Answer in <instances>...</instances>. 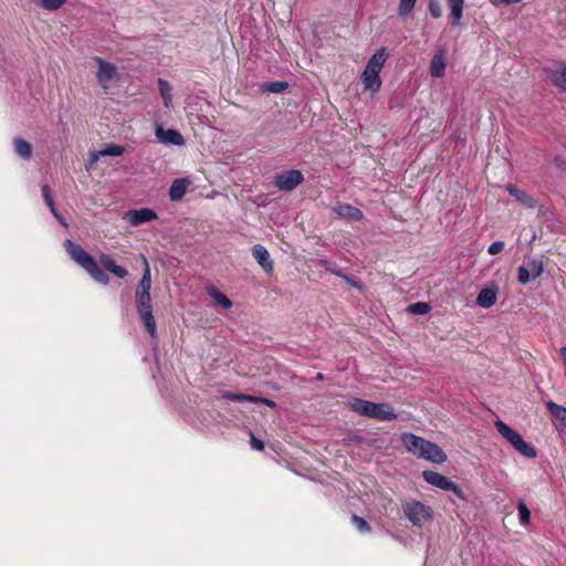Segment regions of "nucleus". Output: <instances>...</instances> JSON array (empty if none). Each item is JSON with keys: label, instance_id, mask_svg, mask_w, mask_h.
Returning a JSON list of instances; mask_svg holds the SVG:
<instances>
[{"label": "nucleus", "instance_id": "1", "mask_svg": "<svg viewBox=\"0 0 566 566\" xmlns=\"http://www.w3.org/2000/svg\"><path fill=\"white\" fill-rule=\"evenodd\" d=\"M63 245L70 258L82 269H84L97 283L104 285L108 284L109 277L105 271L114 274L118 279H125L128 274V271L125 268L116 264L113 258L108 254L103 253L99 256L101 264L104 268V270H102L95 259L88 254L80 244H76L72 240L66 239Z\"/></svg>", "mask_w": 566, "mask_h": 566}, {"label": "nucleus", "instance_id": "2", "mask_svg": "<svg viewBox=\"0 0 566 566\" xmlns=\"http://www.w3.org/2000/svg\"><path fill=\"white\" fill-rule=\"evenodd\" d=\"M400 439L406 449L413 455L432 463H443L447 460L444 451L436 443L418 437L411 432H403Z\"/></svg>", "mask_w": 566, "mask_h": 566}, {"label": "nucleus", "instance_id": "3", "mask_svg": "<svg viewBox=\"0 0 566 566\" xmlns=\"http://www.w3.org/2000/svg\"><path fill=\"white\" fill-rule=\"evenodd\" d=\"M347 406L353 412L378 421L397 419L394 408L386 402H373L354 397L348 400Z\"/></svg>", "mask_w": 566, "mask_h": 566}, {"label": "nucleus", "instance_id": "4", "mask_svg": "<svg viewBox=\"0 0 566 566\" xmlns=\"http://www.w3.org/2000/svg\"><path fill=\"white\" fill-rule=\"evenodd\" d=\"M388 53L385 48L377 50L368 60L360 80L364 85V91H369L375 94L381 88L380 71L387 60Z\"/></svg>", "mask_w": 566, "mask_h": 566}, {"label": "nucleus", "instance_id": "5", "mask_svg": "<svg viewBox=\"0 0 566 566\" xmlns=\"http://www.w3.org/2000/svg\"><path fill=\"white\" fill-rule=\"evenodd\" d=\"M497 432L517 451L521 455L527 459H534L537 455L535 448L527 443L523 437L505 422L495 421Z\"/></svg>", "mask_w": 566, "mask_h": 566}, {"label": "nucleus", "instance_id": "6", "mask_svg": "<svg viewBox=\"0 0 566 566\" xmlns=\"http://www.w3.org/2000/svg\"><path fill=\"white\" fill-rule=\"evenodd\" d=\"M137 313L151 337L156 336V321L153 315L150 292L135 291Z\"/></svg>", "mask_w": 566, "mask_h": 566}, {"label": "nucleus", "instance_id": "7", "mask_svg": "<svg viewBox=\"0 0 566 566\" xmlns=\"http://www.w3.org/2000/svg\"><path fill=\"white\" fill-rule=\"evenodd\" d=\"M405 517L412 523V525L421 527L426 522L432 520L433 511L424 503L411 500L402 504Z\"/></svg>", "mask_w": 566, "mask_h": 566}, {"label": "nucleus", "instance_id": "8", "mask_svg": "<svg viewBox=\"0 0 566 566\" xmlns=\"http://www.w3.org/2000/svg\"><path fill=\"white\" fill-rule=\"evenodd\" d=\"M422 478L427 483L444 491H451L457 497L464 500L461 488L443 474L432 470H424Z\"/></svg>", "mask_w": 566, "mask_h": 566}, {"label": "nucleus", "instance_id": "9", "mask_svg": "<svg viewBox=\"0 0 566 566\" xmlns=\"http://www.w3.org/2000/svg\"><path fill=\"white\" fill-rule=\"evenodd\" d=\"M304 181L301 170L291 169L274 177V185L280 190L292 191Z\"/></svg>", "mask_w": 566, "mask_h": 566}, {"label": "nucleus", "instance_id": "10", "mask_svg": "<svg viewBox=\"0 0 566 566\" xmlns=\"http://www.w3.org/2000/svg\"><path fill=\"white\" fill-rule=\"evenodd\" d=\"M95 62L98 65V71L96 73L97 82L104 90H107L108 83L117 76V69L115 65L102 57H95Z\"/></svg>", "mask_w": 566, "mask_h": 566}, {"label": "nucleus", "instance_id": "11", "mask_svg": "<svg viewBox=\"0 0 566 566\" xmlns=\"http://www.w3.org/2000/svg\"><path fill=\"white\" fill-rule=\"evenodd\" d=\"M158 218L157 213L149 208H142L136 210H129L125 214V220L130 226H139L153 220H156Z\"/></svg>", "mask_w": 566, "mask_h": 566}, {"label": "nucleus", "instance_id": "12", "mask_svg": "<svg viewBox=\"0 0 566 566\" xmlns=\"http://www.w3.org/2000/svg\"><path fill=\"white\" fill-rule=\"evenodd\" d=\"M333 211L339 218L349 221H360L364 218L363 211L349 203H338L333 208Z\"/></svg>", "mask_w": 566, "mask_h": 566}, {"label": "nucleus", "instance_id": "13", "mask_svg": "<svg viewBox=\"0 0 566 566\" xmlns=\"http://www.w3.org/2000/svg\"><path fill=\"white\" fill-rule=\"evenodd\" d=\"M252 255L268 274H271L273 272V261L270 258L269 251L263 245H253Z\"/></svg>", "mask_w": 566, "mask_h": 566}, {"label": "nucleus", "instance_id": "14", "mask_svg": "<svg viewBox=\"0 0 566 566\" xmlns=\"http://www.w3.org/2000/svg\"><path fill=\"white\" fill-rule=\"evenodd\" d=\"M156 137L164 144H171L176 146H181L185 144L182 135L176 129H164L163 127H157Z\"/></svg>", "mask_w": 566, "mask_h": 566}, {"label": "nucleus", "instance_id": "15", "mask_svg": "<svg viewBox=\"0 0 566 566\" xmlns=\"http://www.w3.org/2000/svg\"><path fill=\"white\" fill-rule=\"evenodd\" d=\"M497 300V287H484L476 297V304L483 308H490Z\"/></svg>", "mask_w": 566, "mask_h": 566}, {"label": "nucleus", "instance_id": "16", "mask_svg": "<svg viewBox=\"0 0 566 566\" xmlns=\"http://www.w3.org/2000/svg\"><path fill=\"white\" fill-rule=\"evenodd\" d=\"M546 408L552 416L557 420V429L560 431L566 430V408L554 402L553 400L546 401Z\"/></svg>", "mask_w": 566, "mask_h": 566}, {"label": "nucleus", "instance_id": "17", "mask_svg": "<svg viewBox=\"0 0 566 566\" xmlns=\"http://www.w3.org/2000/svg\"><path fill=\"white\" fill-rule=\"evenodd\" d=\"M447 3L450 8V23L458 27L463 15L464 0H447Z\"/></svg>", "mask_w": 566, "mask_h": 566}, {"label": "nucleus", "instance_id": "18", "mask_svg": "<svg viewBox=\"0 0 566 566\" xmlns=\"http://www.w3.org/2000/svg\"><path fill=\"white\" fill-rule=\"evenodd\" d=\"M446 62L443 59V51L439 50L430 62V74L432 77L440 78L444 75Z\"/></svg>", "mask_w": 566, "mask_h": 566}, {"label": "nucleus", "instance_id": "19", "mask_svg": "<svg viewBox=\"0 0 566 566\" xmlns=\"http://www.w3.org/2000/svg\"><path fill=\"white\" fill-rule=\"evenodd\" d=\"M547 77L549 78L551 83L560 88L562 91L566 92V66L559 69V70H546Z\"/></svg>", "mask_w": 566, "mask_h": 566}, {"label": "nucleus", "instance_id": "20", "mask_svg": "<svg viewBox=\"0 0 566 566\" xmlns=\"http://www.w3.org/2000/svg\"><path fill=\"white\" fill-rule=\"evenodd\" d=\"M188 180L176 179L169 188V198L171 201L181 200L187 191Z\"/></svg>", "mask_w": 566, "mask_h": 566}, {"label": "nucleus", "instance_id": "21", "mask_svg": "<svg viewBox=\"0 0 566 566\" xmlns=\"http://www.w3.org/2000/svg\"><path fill=\"white\" fill-rule=\"evenodd\" d=\"M506 190L509 193L514 197L518 202L522 205L533 208L534 207V199L524 190H521L512 185L506 187Z\"/></svg>", "mask_w": 566, "mask_h": 566}, {"label": "nucleus", "instance_id": "22", "mask_svg": "<svg viewBox=\"0 0 566 566\" xmlns=\"http://www.w3.org/2000/svg\"><path fill=\"white\" fill-rule=\"evenodd\" d=\"M15 153L23 159H30L32 156V146L29 142L17 137L13 140Z\"/></svg>", "mask_w": 566, "mask_h": 566}, {"label": "nucleus", "instance_id": "23", "mask_svg": "<svg viewBox=\"0 0 566 566\" xmlns=\"http://www.w3.org/2000/svg\"><path fill=\"white\" fill-rule=\"evenodd\" d=\"M144 271L142 280L139 281L135 291L150 292L151 289V274L148 265V261L144 258Z\"/></svg>", "mask_w": 566, "mask_h": 566}, {"label": "nucleus", "instance_id": "24", "mask_svg": "<svg viewBox=\"0 0 566 566\" xmlns=\"http://www.w3.org/2000/svg\"><path fill=\"white\" fill-rule=\"evenodd\" d=\"M208 294L223 308L228 310L232 306V302L230 301V298L226 296L223 293H221L217 287L210 286L208 289Z\"/></svg>", "mask_w": 566, "mask_h": 566}, {"label": "nucleus", "instance_id": "25", "mask_svg": "<svg viewBox=\"0 0 566 566\" xmlns=\"http://www.w3.org/2000/svg\"><path fill=\"white\" fill-rule=\"evenodd\" d=\"M125 151V148L117 144H107L104 148L98 150V154L102 156H122Z\"/></svg>", "mask_w": 566, "mask_h": 566}, {"label": "nucleus", "instance_id": "26", "mask_svg": "<svg viewBox=\"0 0 566 566\" xmlns=\"http://www.w3.org/2000/svg\"><path fill=\"white\" fill-rule=\"evenodd\" d=\"M430 310H431L430 304L426 303V302H417V303L410 304L407 308V311L410 314H415V315H426L430 312Z\"/></svg>", "mask_w": 566, "mask_h": 566}, {"label": "nucleus", "instance_id": "27", "mask_svg": "<svg viewBox=\"0 0 566 566\" xmlns=\"http://www.w3.org/2000/svg\"><path fill=\"white\" fill-rule=\"evenodd\" d=\"M416 2H417V0H399V6H398L399 17H401V18L408 17L412 12V10L416 6Z\"/></svg>", "mask_w": 566, "mask_h": 566}, {"label": "nucleus", "instance_id": "28", "mask_svg": "<svg viewBox=\"0 0 566 566\" xmlns=\"http://www.w3.org/2000/svg\"><path fill=\"white\" fill-rule=\"evenodd\" d=\"M158 86H159V92H160V95L163 96L165 106H169V103L171 102V95H170L171 87H170L169 83L165 80L159 78Z\"/></svg>", "mask_w": 566, "mask_h": 566}, {"label": "nucleus", "instance_id": "29", "mask_svg": "<svg viewBox=\"0 0 566 566\" xmlns=\"http://www.w3.org/2000/svg\"><path fill=\"white\" fill-rule=\"evenodd\" d=\"M223 397L234 402H253L255 400V396L235 392H226Z\"/></svg>", "mask_w": 566, "mask_h": 566}, {"label": "nucleus", "instance_id": "30", "mask_svg": "<svg viewBox=\"0 0 566 566\" xmlns=\"http://www.w3.org/2000/svg\"><path fill=\"white\" fill-rule=\"evenodd\" d=\"M517 510H518V516H520V523L522 525H528L531 522V511L524 503V501H520L517 503Z\"/></svg>", "mask_w": 566, "mask_h": 566}, {"label": "nucleus", "instance_id": "31", "mask_svg": "<svg viewBox=\"0 0 566 566\" xmlns=\"http://www.w3.org/2000/svg\"><path fill=\"white\" fill-rule=\"evenodd\" d=\"M350 522L356 526V528L360 533H369L371 531V526L369 525V523L356 514L352 515Z\"/></svg>", "mask_w": 566, "mask_h": 566}, {"label": "nucleus", "instance_id": "32", "mask_svg": "<svg viewBox=\"0 0 566 566\" xmlns=\"http://www.w3.org/2000/svg\"><path fill=\"white\" fill-rule=\"evenodd\" d=\"M66 0H38V4L49 11H55L60 9Z\"/></svg>", "mask_w": 566, "mask_h": 566}, {"label": "nucleus", "instance_id": "33", "mask_svg": "<svg viewBox=\"0 0 566 566\" xmlns=\"http://www.w3.org/2000/svg\"><path fill=\"white\" fill-rule=\"evenodd\" d=\"M526 268H528L533 280L541 276L544 270L543 262L541 260H532Z\"/></svg>", "mask_w": 566, "mask_h": 566}, {"label": "nucleus", "instance_id": "34", "mask_svg": "<svg viewBox=\"0 0 566 566\" xmlns=\"http://www.w3.org/2000/svg\"><path fill=\"white\" fill-rule=\"evenodd\" d=\"M287 88V83L283 81L270 82L264 85V90L270 93H281Z\"/></svg>", "mask_w": 566, "mask_h": 566}, {"label": "nucleus", "instance_id": "35", "mask_svg": "<svg viewBox=\"0 0 566 566\" xmlns=\"http://www.w3.org/2000/svg\"><path fill=\"white\" fill-rule=\"evenodd\" d=\"M428 9L432 18L439 19L442 17V7L439 0H429Z\"/></svg>", "mask_w": 566, "mask_h": 566}, {"label": "nucleus", "instance_id": "36", "mask_svg": "<svg viewBox=\"0 0 566 566\" xmlns=\"http://www.w3.org/2000/svg\"><path fill=\"white\" fill-rule=\"evenodd\" d=\"M517 280L521 284H527L533 280L528 268L522 265L517 269Z\"/></svg>", "mask_w": 566, "mask_h": 566}, {"label": "nucleus", "instance_id": "37", "mask_svg": "<svg viewBox=\"0 0 566 566\" xmlns=\"http://www.w3.org/2000/svg\"><path fill=\"white\" fill-rule=\"evenodd\" d=\"M332 273L336 274L337 276H340L350 286L361 289L360 283L357 280L348 276L347 274H344L340 271H332Z\"/></svg>", "mask_w": 566, "mask_h": 566}, {"label": "nucleus", "instance_id": "38", "mask_svg": "<svg viewBox=\"0 0 566 566\" xmlns=\"http://www.w3.org/2000/svg\"><path fill=\"white\" fill-rule=\"evenodd\" d=\"M504 249V242L503 241H494L491 243L488 248V252L491 255H496L501 253Z\"/></svg>", "mask_w": 566, "mask_h": 566}, {"label": "nucleus", "instance_id": "39", "mask_svg": "<svg viewBox=\"0 0 566 566\" xmlns=\"http://www.w3.org/2000/svg\"><path fill=\"white\" fill-rule=\"evenodd\" d=\"M250 436H251V439H250L251 447L258 451H263L264 442L262 440L258 439L256 437H254L253 433H251Z\"/></svg>", "mask_w": 566, "mask_h": 566}, {"label": "nucleus", "instance_id": "40", "mask_svg": "<svg viewBox=\"0 0 566 566\" xmlns=\"http://www.w3.org/2000/svg\"><path fill=\"white\" fill-rule=\"evenodd\" d=\"M41 191H42V197H43V199H44L45 205H46V203H51V201H53V198H52V196H51V189H50V187H49L48 185H43V186L41 187Z\"/></svg>", "mask_w": 566, "mask_h": 566}, {"label": "nucleus", "instance_id": "41", "mask_svg": "<svg viewBox=\"0 0 566 566\" xmlns=\"http://www.w3.org/2000/svg\"><path fill=\"white\" fill-rule=\"evenodd\" d=\"M523 0H490V2L495 6V7H499V6H510V4H514V3H520L522 2Z\"/></svg>", "mask_w": 566, "mask_h": 566}, {"label": "nucleus", "instance_id": "42", "mask_svg": "<svg viewBox=\"0 0 566 566\" xmlns=\"http://www.w3.org/2000/svg\"><path fill=\"white\" fill-rule=\"evenodd\" d=\"M253 403H262L270 408H274L276 406V403L273 400L263 397H255Z\"/></svg>", "mask_w": 566, "mask_h": 566}, {"label": "nucleus", "instance_id": "43", "mask_svg": "<svg viewBox=\"0 0 566 566\" xmlns=\"http://www.w3.org/2000/svg\"><path fill=\"white\" fill-rule=\"evenodd\" d=\"M103 157L102 155L98 154V150L97 151H93L90 154V166H93L94 164L97 163V160Z\"/></svg>", "mask_w": 566, "mask_h": 566}, {"label": "nucleus", "instance_id": "44", "mask_svg": "<svg viewBox=\"0 0 566 566\" xmlns=\"http://www.w3.org/2000/svg\"><path fill=\"white\" fill-rule=\"evenodd\" d=\"M46 206H48V208L50 209V211L52 212V214H53L56 219H59V220L61 221V219H62V218H61L60 213L57 212V210H56V208H55V206H54V201H51V203H46Z\"/></svg>", "mask_w": 566, "mask_h": 566}, {"label": "nucleus", "instance_id": "45", "mask_svg": "<svg viewBox=\"0 0 566 566\" xmlns=\"http://www.w3.org/2000/svg\"><path fill=\"white\" fill-rule=\"evenodd\" d=\"M317 379L322 380L324 378L323 374L318 373L316 376Z\"/></svg>", "mask_w": 566, "mask_h": 566}]
</instances>
